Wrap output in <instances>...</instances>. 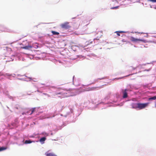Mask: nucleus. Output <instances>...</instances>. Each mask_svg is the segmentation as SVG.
Listing matches in <instances>:
<instances>
[{"instance_id": "obj_1", "label": "nucleus", "mask_w": 156, "mask_h": 156, "mask_svg": "<svg viewBox=\"0 0 156 156\" xmlns=\"http://www.w3.org/2000/svg\"><path fill=\"white\" fill-rule=\"evenodd\" d=\"M149 103H137L138 108L139 109H142L145 108L149 105Z\"/></svg>"}, {"instance_id": "obj_6", "label": "nucleus", "mask_w": 156, "mask_h": 156, "mask_svg": "<svg viewBox=\"0 0 156 156\" xmlns=\"http://www.w3.org/2000/svg\"><path fill=\"white\" fill-rule=\"evenodd\" d=\"M45 154L47 156H57V155L53 153H48V152H46L45 153Z\"/></svg>"}, {"instance_id": "obj_21", "label": "nucleus", "mask_w": 156, "mask_h": 156, "mask_svg": "<svg viewBox=\"0 0 156 156\" xmlns=\"http://www.w3.org/2000/svg\"><path fill=\"white\" fill-rule=\"evenodd\" d=\"M149 1L152 2H156V0H149Z\"/></svg>"}, {"instance_id": "obj_19", "label": "nucleus", "mask_w": 156, "mask_h": 156, "mask_svg": "<svg viewBox=\"0 0 156 156\" xmlns=\"http://www.w3.org/2000/svg\"><path fill=\"white\" fill-rule=\"evenodd\" d=\"M115 33H116V34L118 36H120V34L119 31H116L115 32Z\"/></svg>"}, {"instance_id": "obj_14", "label": "nucleus", "mask_w": 156, "mask_h": 156, "mask_svg": "<svg viewBox=\"0 0 156 156\" xmlns=\"http://www.w3.org/2000/svg\"><path fill=\"white\" fill-rule=\"evenodd\" d=\"M33 142V141L30 140H26L25 142V143L26 144H30Z\"/></svg>"}, {"instance_id": "obj_18", "label": "nucleus", "mask_w": 156, "mask_h": 156, "mask_svg": "<svg viewBox=\"0 0 156 156\" xmlns=\"http://www.w3.org/2000/svg\"><path fill=\"white\" fill-rule=\"evenodd\" d=\"M119 6L114 7H112L111 8V9H118L119 8Z\"/></svg>"}, {"instance_id": "obj_24", "label": "nucleus", "mask_w": 156, "mask_h": 156, "mask_svg": "<svg viewBox=\"0 0 156 156\" xmlns=\"http://www.w3.org/2000/svg\"><path fill=\"white\" fill-rule=\"evenodd\" d=\"M136 33H138L139 34H144V33H143V32H136Z\"/></svg>"}, {"instance_id": "obj_28", "label": "nucleus", "mask_w": 156, "mask_h": 156, "mask_svg": "<svg viewBox=\"0 0 156 156\" xmlns=\"http://www.w3.org/2000/svg\"><path fill=\"white\" fill-rule=\"evenodd\" d=\"M16 108L17 109H18V108L17 107H16Z\"/></svg>"}, {"instance_id": "obj_8", "label": "nucleus", "mask_w": 156, "mask_h": 156, "mask_svg": "<svg viewBox=\"0 0 156 156\" xmlns=\"http://www.w3.org/2000/svg\"><path fill=\"white\" fill-rule=\"evenodd\" d=\"M46 140V138L45 137H43L40 139V141L42 143L44 144V141Z\"/></svg>"}, {"instance_id": "obj_10", "label": "nucleus", "mask_w": 156, "mask_h": 156, "mask_svg": "<svg viewBox=\"0 0 156 156\" xmlns=\"http://www.w3.org/2000/svg\"><path fill=\"white\" fill-rule=\"evenodd\" d=\"M96 87H92L90 88H88L87 89V90H86L87 91H89V90H94L95 89Z\"/></svg>"}, {"instance_id": "obj_25", "label": "nucleus", "mask_w": 156, "mask_h": 156, "mask_svg": "<svg viewBox=\"0 0 156 156\" xmlns=\"http://www.w3.org/2000/svg\"><path fill=\"white\" fill-rule=\"evenodd\" d=\"M85 91V90L84 89L80 90V91Z\"/></svg>"}, {"instance_id": "obj_22", "label": "nucleus", "mask_w": 156, "mask_h": 156, "mask_svg": "<svg viewBox=\"0 0 156 156\" xmlns=\"http://www.w3.org/2000/svg\"><path fill=\"white\" fill-rule=\"evenodd\" d=\"M151 68L149 69H145L144 71H150L151 70Z\"/></svg>"}, {"instance_id": "obj_7", "label": "nucleus", "mask_w": 156, "mask_h": 156, "mask_svg": "<svg viewBox=\"0 0 156 156\" xmlns=\"http://www.w3.org/2000/svg\"><path fill=\"white\" fill-rule=\"evenodd\" d=\"M132 108H133L136 109L138 108L137 103H133L131 105Z\"/></svg>"}, {"instance_id": "obj_13", "label": "nucleus", "mask_w": 156, "mask_h": 156, "mask_svg": "<svg viewBox=\"0 0 156 156\" xmlns=\"http://www.w3.org/2000/svg\"><path fill=\"white\" fill-rule=\"evenodd\" d=\"M156 99V96H154V97L149 98L148 99L149 100H154Z\"/></svg>"}, {"instance_id": "obj_15", "label": "nucleus", "mask_w": 156, "mask_h": 156, "mask_svg": "<svg viewBox=\"0 0 156 156\" xmlns=\"http://www.w3.org/2000/svg\"><path fill=\"white\" fill-rule=\"evenodd\" d=\"M6 149V147H0V151H2L4 150H5Z\"/></svg>"}, {"instance_id": "obj_27", "label": "nucleus", "mask_w": 156, "mask_h": 156, "mask_svg": "<svg viewBox=\"0 0 156 156\" xmlns=\"http://www.w3.org/2000/svg\"><path fill=\"white\" fill-rule=\"evenodd\" d=\"M58 89H59V90H61V89H61V88H58Z\"/></svg>"}, {"instance_id": "obj_4", "label": "nucleus", "mask_w": 156, "mask_h": 156, "mask_svg": "<svg viewBox=\"0 0 156 156\" xmlns=\"http://www.w3.org/2000/svg\"><path fill=\"white\" fill-rule=\"evenodd\" d=\"M126 91V89H125V90H122V92L123 94V98H126L127 97V94Z\"/></svg>"}, {"instance_id": "obj_16", "label": "nucleus", "mask_w": 156, "mask_h": 156, "mask_svg": "<svg viewBox=\"0 0 156 156\" xmlns=\"http://www.w3.org/2000/svg\"><path fill=\"white\" fill-rule=\"evenodd\" d=\"M35 108H32L31 109V113L30 114H32L35 111Z\"/></svg>"}, {"instance_id": "obj_17", "label": "nucleus", "mask_w": 156, "mask_h": 156, "mask_svg": "<svg viewBox=\"0 0 156 156\" xmlns=\"http://www.w3.org/2000/svg\"><path fill=\"white\" fill-rule=\"evenodd\" d=\"M62 94V93L60 92H55V95L60 94Z\"/></svg>"}, {"instance_id": "obj_12", "label": "nucleus", "mask_w": 156, "mask_h": 156, "mask_svg": "<svg viewBox=\"0 0 156 156\" xmlns=\"http://www.w3.org/2000/svg\"><path fill=\"white\" fill-rule=\"evenodd\" d=\"M51 32L52 33L53 35H58L59 34V32L54 31H51Z\"/></svg>"}, {"instance_id": "obj_20", "label": "nucleus", "mask_w": 156, "mask_h": 156, "mask_svg": "<svg viewBox=\"0 0 156 156\" xmlns=\"http://www.w3.org/2000/svg\"><path fill=\"white\" fill-rule=\"evenodd\" d=\"M87 44H92V41H87Z\"/></svg>"}, {"instance_id": "obj_3", "label": "nucleus", "mask_w": 156, "mask_h": 156, "mask_svg": "<svg viewBox=\"0 0 156 156\" xmlns=\"http://www.w3.org/2000/svg\"><path fill=\"white\" fill-rule=\"evenodd\" d=\"M61 27L64 29H67L70 28L71 26L69 24V23H65L61 25Z\"/></svg>"}, {"instance_id": "obj_11", "label": "nucleus", "mask_w": 156, "mask_h": 156, "mask_svg": "<svg viewBox=\"0 0 156 156\" xmlns=\"http://www.w3.org/2000/svg\"><path fill=\"white\" fill-rule=\"evenodd\" d=\"M32 46H33V47H34L36 48H38V45L37 43L33 44Z\"/></svg>"}, {"instance_id": "obj_23", "label": "nucleus", "mask_w": 156, "mask_h": 156, "mask_svg": "<svg viewBox=\"0 0 156 156\" xmlns=\"http://www.w3.org/2000/svg\"><path fill=\"white\" fill-rule=\"evenodd\" d=\"M119 32V33H125V32L123 31H118Z\"/></svg>"}, {"instance_id": "obj_2", "label": "nucleus", "mask_w": 156, "mask_h": 156, "mask_svg": "<svg viewBox=\"0 0 156 156\" xmlns=\"http://www.w3.org/2000/svg\"><path fill=\"white\" fill-rule=\"evenodd\" d=\"M130 40L131 41H132L133 42H137L138 41H142L144 42H145V40H144L136 38L133 37H130Z\"/></svg>"}, {"instance_id": "obj_9", "label": "nucleus", "mask_w": 156, "mask_h": 156, "mask_svg": "<svg viewBox=\"0 0 156 156\" xmlns=\"http://www.w3.org/2000/svg\"><path fill=\"white\" fill-rule=\"evenodd\" d=\"M96 87H92L90 88H88L87 89V90H86L87 91H89V90H94L95 89Z\"/></svg>"}, {"instance_id": "obj_5", "label": "nucleus", "mask_w": 156, "mask_h": 156, "mask_svg": "<svg viewBox=\"0 0 156 156\" xmlns=\"http://www.w3.org/2000/svg\"><path fill=\"white\" fill-rule=\"evenodd\" d=\"M32 48H33V46H32L31 45H28L25 46L24 47H22V48L23 49H25L28 50V49H31Z\"/></svg>"}, {"instance_id": "obj_26", "label": "nucleus", "mask_w": 156, "mask_h": 156, "mask_svg": "<svg viewBox=\"0 0 156 156\" xmlns=\"http://www.w3.org/2000/svg\"><path fill=\"white\" fill-rule=\"evenodd\" d=\"M148 34H146V36H145V37H148Z\"/></svg>"}]
</instances>
